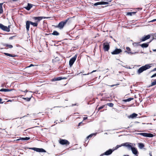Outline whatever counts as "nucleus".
Returning a JSON list of instances; mask_svg holds the SVG:
<instances>
[{
	"instance_id": "obj_1",
	"label": "nucleus",
	"mask_w": 156,
	"mask_h": 156,
	"mask_svg": "<svg viewBox=\"0 0 156 156\" xmlns=\"http://www.w3.org/2000/svg\"><path fill=\"white\" fill-rule=\"evenodd\" d=\"M72 17H68L66 19L59 22L58 25L52 26L55 28H58L60 30H62L66 24L69 25L72 22Z\"/></svg>"
},
{
	"instance_id": "obj_2",
	"label": "nucleus",
	"mask_w": 156,
	"mask_h": 156,
	"mask_svg": "<svg viewBox=\"0 0 156 156\" xmlns=\"http://www.w3.org/2000/svg\"><path fill=\"white\" fill-rule=\"evenodd\" d=\"M151 67L149 64H147L140 68L137 70V73L138 74L143 72L144 71L149 69Z\"/></svg>"
},
{
	"instance_id": "obj_3",
	"label": "nucleus",
	"mask_w": 156,
	"mask_h": 156,
	"mask_svg": "<svg viewBox=\"0 0 156 156\" xmlns=\"http://www.w3.org/2000/svg\"><path fill=\"white\" fill-rule=\"evenodd\" d=\"M110 42L106 41L103 44V49L104 51H108L110 48Z\"/></svg>"
},
{
	"instance_id": "obj_4",
	"label": "nucleus",
	"mask_w": 156,
	"mask_h": 156,
	"mask_svg": "<svg viewBox=\"0 0 156 156\" xmlns=\"http://www.w3.org/2000/svg\"><path fill=\"white\" fill-rule=\"evenodd\" d=\"M10 25H9L8 26H5L0 23V29L3 30V31H6L7 32H9L10 31Z\"/></svg>"
},
{
	"instance_id": "obj_5",
	"label": "nucleus",
	"mask_w": 156,
	"mask_h": 156,
	"mask_svg": "<svg viewBox=\"0 0 156 156\" xmlns=\"http://www.w3.org/2000/svg\"><path fill=\"white\" fill-rule=\"evenodd\" d=\"M122 50L121 49L118 48L117 47H115V49L111 52L112 55H118L122 52Z\"/></svg>"
},
{
	"instance_id": "obj_6",
	"label": "nucleus",
	"mask_w": 156,
	"mask_h": 156,
	"mask_svg": "<svg viewBox=\"0 0 156 156\" xmlns=\"http://www.w3.org/2000/svg\"><path fill=\"white\" fill-rule=\"evenodd\" d=\"M126 50L124 51L125 53H126L127 54L132 55L133 54H135L138 53L139 51L133 52L131 51V49L129 47H127L126 48Z\"/></svg>"
},
{
	"instance_id": "obj_7",
	"label": "nucleus",
	"mask_w": 156,
	"mask_h": 156,
	"mask_svg": "<svg viewBox=\"0 0 156 156\" xmlns=\"http://www.w3.org/2000/svg\"><path fill=\"white\" fill-rule=\"evenodd\" d=\"M1 44L3 45V46L5 47V48H1L0 50H2L4 49H8V48H12L13 47L12 45L9 44L4 43H2Z\"/></svg>"
},
{
	"instance_id": "obj_8",
	"label": "nucleus",
	"mask_w": 156,
	"mask_h": 156,
	"mask_svg": "<svg viewBox=\"0 0 156 156\" xmlns=\"http://www.w3.org/2000/svg\"><path fill=\"white\" fill-rule=\"evenodd\" d=\"M151 36V34H148L147 35H144L140 39V42H144L150 39Z\"/></svg>"
},
{
	"instance_id": "obj_9",
	"label": "nucleus",
	"mask_w": 156,
	"mask_h": 156,
	"mask_svg": "<svg viewBox=\"0 0 156 156\" xmlns=\"http://www.w3.org/2000/svg\"><path fill=\"white\" fill-rule=\"evenodd\" d=\"M30 149L34 150L37 152H46V151L44 149L42 148H38L36 147H32L30 148Z\"/></svg>"
},
{
	"instance_id": "obj_10",
	"label": "nucleus",
	"mask_w": 156,
	"mask_h": 156,
	"mask_svg": "<svg viewBox=\"0 0 156 156\" xmlns=\"http://www.w3.org/2000/svg\"><path fill=\"white\" fill-rule=\"evenodd\" d=\"M59 143L61 145H69V142L65 139H60L59 141Z\"/></svg>"
},
{
	"instance_id": "obj_11",
	"label": "nucleus",
	"mask_w": 156,
	"mask_h": 156,
	"mask_svg": "<svg viewBox=\"0 0 156 156\" xmlns=\"http://www.w3.org/2000/svg\"><path fill=\"white\" fill-rule=\"evenodd\" d=\"M132 151L133 153L135 154V156H138V153L137 149L135 147H133L132 146L130 148Z\"/></svg>"
},
{
	"instance_id": "obj_12",
	"label": "nucleus",
	"mask_w": 156,
	"mask_h": 156,
	"mask_svg": "<svg viewBox=\"0 0 156 156\" xmlns=\"http://www.w3.org/2000/svg\"><path fill=\"white\" fill-rule=\"evenodd\" d=\"M114 151L112 149H108V150L106 151L104 153L102 154L104 155H110L111 154H112V153Z\"/></svg>"
},
{
	"instance_id": "obj_13",
	"label": "nucleus",
	"mask_w": 156,
	"mask_h": 156,
	"mask_svg": "<svg viewBox=\"0 0 156 156\" xmlns=\"http://www.w3.org/2000/svg\"><path fill=\"white\" fill-rule=\"evenodd\" d=\"M32 19L35 20V22H36V23H37L38 24V23L42 20L41 17V16H33L32 17Z\"/></svg>"
},
{
	"instance_id": "obj_14",
	"label": "nucleus",
	"mask_w": 156,
	"mask_h": 156,
	"mask_svg": "<svg viewBox=\"0 0 156 156\" xmlns=\"http://www.w3.org/2000/svg\"><path fill=\"white\" fill-rule=\"evenodd\" d=\"M26 23V28L27 32H28L29 31L30 23V20H27L25 22Z\"/></svg>"
},
{
	"instance_id": "obj_15",
	"label": "nucleus",
	"mask_w": 156,
	"mask_h": 156,
	"mask_svg": "<svg viewBox=\"0 0 156 156\" xmlns=\"http://www.w3.org/2000/svg\"><path fill=\"white\" fill-rule=\"evenodd\" d=\"M142 136L146 137H152L154 136V135L152 133H143Z\"/></svg>"
},
{
	"instance_id": "obj_16",
	"label": "nucleus",
	"mask_w": 156,
	"mask_h": 156,
	"mask_svg": "<svg viewBox=\"0 0 156 156\" xmlns=\"http://www.w3.org/2000/svg\"><path fill=\"white\" fill-rule=\"evenodd\" d=\"M33 5H34L30 3H28L27 6L24 7V8L26 9L27 10L29 11L32 8Z\"/></svg>"
},
{
	"instance_id": "obj_17",
	"label": "nucleus",
	"mask_w": 156,
	"mask_h": 156,
	"mask_svg": "<svg viewBox=\"0 0 156 156\" xmlns=\"http://www.w3.org/2000/svg\"><path fill=\"white\" fill-rule=\"evenodd\" d=\"M137 11L135 12H126V15L127 16H132L135 15Z\"/></svg>"
},
{
	"instance_id": "obj_18",
	"label": "nucleus",
	"mask_w": 156,
	"mask_h": 156,
	"mask_svg": "<svg viewBox=\"0 0 156 156\" xmlns=\"http://www.w3.org/2000/svg\"><path fill=\"white\" fill-rule=\"evenodd\" d=\"M149 45V44L147 42L144 43L140 44V46L143 48H147Z\"/></svg>"
},
{
	"instance_id": "obj_19",
	"label": "nucleus",
	"mask_w": 156,
	"mask_h": 156,
	"mask_svg": "<svg viewBox=\"0 0 156 156\" xmlns=\"http://www.w3.org/2000/svg\"><path fill=\"white\" fill-rule=\"evenodd\" d=\"M66 79L65 77L62 78L61 77H58L56 78H54L51 80L52 81H59L62 79Z\"/></svg>"
},
{
	"instance_id": "obj_20",
	"label": "nucleus",
	"mask_w": 156,
	"mask_h": 156,
	"mask_svg": "<svg viewBox=\"0 0 156 156\" xmlns=\"http://www.w3.org/2000/svg\"><path fill=\"white\" fill-rule=\"evenodd\" d=\"M13 90H14V89H9L2 88L0 90V91L9 92V91H12Z\"/></svg>"
},
{
	"instance_id": "obj_21",
	"label": "nucleus",
	"mask_w": 156,
	"mask_h": 156,
	"mask_svg": "<svg viewBox=\"0 0 156 156\" xmlns=\"http://www.w3.org/2000/svg\"><path fill=\"white\" fill-rule=\"evenodd\" d=\"M4 54L6 56H9L12 57H18V56L17 55H15L13 54H10L7 53H4Z\"/></svg>"
},
{
	"instance_id": "obj_22",
	"label": "nucleus",
	"mask_w": 156,
	"mask_h": 156,
	"mask_svg": "<svg viewBox=\"0 0 156 156\" xmlns=\"http://www.w3.org/2000/svg\"><path fill=\"white\" fill-rule=\"evenodd\" d=\"M121 145L122 146H124L127 147L129 149H130V148L131 147L132 145L128 144V143H125L122 144Z\"/></svg>"
},
{
	"instance_id": "obj_23",
	"label": "nucleus",
	"mask_w": 156,
	"mask_h": 156,
	"mask_svg": "<svg viewBox=\"0 0 156 156\" xmlns=\"http://www.w3.org/2000/svg\"><path fill=\"white\" fill-rule=\"evenodd\" d=\"M76 59H70L69 62V65L71 67L76 61Z\"/></svg>"
},
{
	"instance_id": "obj_24",
	"label": "nucleus",
	"mask_w": 156,
	"mask_h": 156,
	"mask_svg": "<svg viewBox=\"0 0 156 156\" xmlns=\"http://www.w3.org/2000/svg\"><path fill=\"white\" fill-rule=\"evenodd\" d=\"M137 115H138L137 114L133 113L129 116L128 117L129 118L133 119L136 117Z\"/></svg>"
},
{
	"instance_id": "obj_25",
	"label": "nucleus",
	"mask_w": 156,
	"mask_h": 156,
	"mask_svg": "<svg viewBox=\"0 0 156 156\" xmlns=\"http://www.w3.org/2000/svg\"><path fill=\"white\" fill-rule=\"evenodd\" d=\"M60 34L56 30H54L53 33H51V35L55 36H58Z\"/></svg>"
},
{
	"instance_id": "obj_26",
	"label": "nucleus",
	"mask_w": 156,
	"mask_h": 156,
	"mask_svg": "<svg viewBox=\"0 0 156 156\" xmlns=\"http://www.w3.org/2000/svg\"><path fill=\"white\" fill-rule=\"evenodd\" d=\"M4 3H0V14H2L3 12V9L2 6Z\"/></svg>"
},
{
	"instance_id": "obj_27",
	"label": "nucleus",
	"mask_w": 156,
	"mask_h": 156,
	"mask_svg": "<svg viewBox=\"0 0 156 156\" xmlns=\"http://www.w3.org/2000/svg\"><path fill=\"white\" fill-rule=\"evenodd\" d=\"M30 25H31L34 27H37L38 26L37 23H36L35 22H34L30 21Z\"/></svg>"
},
{
	"instance_id": "obj_28",
	"label": "nucleus",
	"mask_w": 156,
	"mask_h": 156,
	"mask_svg": "<svg viewBox=\"0 0 156 156\" xmlns=\"http://www.w3.org/2000/svg\"><path fill=\"white\" fill-rule=\"evenodd\" d=\"M138 146L140 148L142 149L144 147V144L141 143H139L138 144Z\"/></svg>"
},
{
	"instance_id": "obj_29",
	"label": "nucleus",
	"mask_w": 156,
	"mask_h": 156,
	"mask_svg": "<svg viewBox=\"0 0 156 156\" xmlns=\"http://www.w3.org/2000/svg\"><path fill=\"white\" fill-rule=\"evenodd\" d=\"M141 42H134L133 43V45L135 47H137L138 46H140V44H139Z\"/></svg>"
},
{
	"instance_id": "obj_30",
	"label": "nucleus",
	"mask_w": 156,
	"mask_h": 156,
	"mask_svg": "<svg viewBox=\"0 0 156 156\" xmlns=\"http://www.w3.org/2000/svg\"><path fill=\"white\" fill-rule=\"evenodd\" d=\"M99 5H101V1L96 2L94 4H93V5H92V6H97Z\"/></svg>"
},
{
	"instance_id": "obj_31",
	"label": "nucleus",
	"mask_w": 156,
	"mask_h": 156,
	"mask_svg": "<svg viewBox=\"0 0 156 156\" xmlns=\"http://www.w3.org/2000/svg\"><path fill=\"white\" fill-rule=\"evenodd\" d=\"M133 98H129L126 99H124V100H123V101L125 102H129V101H131L132 100H133Z\"/></svg>"
},
{
	"instance_id": "obj_32",
	"label": "nucleus",
	"mask_w": 156,
	"mask_h": 156,
	"mask_svg": "<svg viewBox=\"0 0 156 156\" xmlns=\"http://www.w3.org/2000/svg\"><path fill=\"white\" fill-rule=\"evenodd\" d=\"M122 146V145H118L116 147H114L112 149L114 151L115 150H117L118 148Z\"/></svg>"
},
{
	"instance_id": "obj_33",
	"label": "nucleus",
	"mask_w": 156,
	"mask_h": 156,
	"mask_svg": "<svg viewBox=\"0 0 156 156\" xmlns=\"http://www.w3.org/2000/svg\"><path fill=\"white\" fill-rule=\"evenodd\" d=\"M101 5H108L109 4V3L108 2H105L104 1H101Z\"/></svg>"
},
{
	"instance_id": "obj_34",
	"label": "nucleus",
	"mask_w": 156,
	"mask_h": 156,
	"mask_svg": "<svg viewBox=\"0 0 156 156\" xmlns=\"http://www.w3.org/2000/svg\"><path fill=\"white\" fill-rule=\"evenodd\" d=\"M155 85H156V79L154 80L153 82L151 83V85L149 86V87H151Z\"/></svg>"
},
{
	"instance_id": "obj_35",
	"label": "nucleus",
	"mask_w": 156,
	"mask_h": 156,
	"mask_svg": "<svg viewBox=\"0 0 156 156\" xmlns=\"http://www.w3.org/2000/svg\"><path fill=\"white\" fill-rule=\"evenodd\" d=\"M22 98L24 100H26L27 101H30L31 99V97H30V98Z\"/></svg>"
},
{
	"instance_id": "obj_36",
	"label": "nucleus",
	"mask_w": 156,
	"mask_h": 156,
	"mask_svg": "<svg viewBox=\"0 0 156 156\" xmlns=\"http://www.w3.org/2000/svg\"><path fill=\"white\" fill-rule=\"evenodd\" d=\"M96 135V134H94V133L90 134L87 137V139H88L89 138L92 137L94 135Z\"/></svg>"
},
{
	"instance_id": "obj_37",
	"label": "nucleus",
	"mask_w": 156,
	"mask_h": 156,
	"mask_svg": "<svg viewBox=\"0 0 156 156\" xmlns=\"http://www.w3.org/2000/svg\"><path fill=\"white\" fill-rule=\"evenodd\" d=\"M107 105L111 107H113L114 104L112 103H108L107 104Z\"/></svg>"
},
{
	"instance_id": "obj_38",
	"label": "nucleus",
	"mask_w": 156,
	"mask_h": 156,
	"mask_svg": "<svg viewBox=\"0 0 156 156\" xmlns=\"http://www.w3.org/2000/svg\"><path fill=\"white\" fill-rule=\"evenodd\" d=\"M77 57V54H75L74 56L71 57V56H70L69 57H71L70 58H76Z\"/></svg>"
},
{
	"instance_id": "obj_39",
	"label": "nucleus",
	"mask_w": 156,
	"mask_h": 156,
	"mask_svg": "<svg viewBox=\"0 0 156 156\" xmlns=\"http://www.w3.org/2000/svg\"><path fill=\"white\" fill-rule=\"evenodd\" d=\"M118 60V62H117L119 64L123 66V65L124 64V63L123 62H119V59H117Z\"/></svg>"
},
{
	"instance_id": "obj_40",
	"label": "nucleus",
	"mask_w": 156,
	"mask_h": 156,
	"mask_svg": "<svg viewBox=\"0 0 156 156\" xmlns=\"http://www.w3.org/2000/svg\"><path fill=\"white\" fill-rule=\"evenodd\" d=\"M118 60V62H117L119 64L123 66V65L124 64V63L123 62H119V59H117Z\"/></svg>"
},
{
	"instance_id": "obj_41",
	"label": "nucleus",
	"mask_w": 156,
	"mask_h": 156,
	"mask_svg": "<svg viewBox=\"0 0 156 156\" xmlns=\"http://www.w3.org/2000/svg\"><path fill=\"white\" fill-rule=\"evenodd\" d=\"M104 106H105V105H103L99 107L98 108V110L103 108H104Z\"/></svg>"
},
{
	"instance_id": "obj_42",
	"label": "nucleus",
	"mask_w": 156,
	"mask_h": 156,
	"mask_svg": "<svg viewBox=\"0 0 156 156\" xmlns=\"http://www.w3.org/2000/svg\"><path fill=\"white\" fill-rule=\"evenodd\" d=\"M36 65H33V64H30L29 66H27L26 68H29V67H31L32 66H36Z\"/></svg>"
},
{
	"instance_id": "obj_43",
	"label": "nucleus",
	"mask_w": 156,
	"mask_h": 156,
	"mask_svg": "<svg viewBox=\"0 0 156 156\" xmlns=\"http://www.w3.org/2000/svg\"><path fill=\"white\" fill-rule=\"evenodd\" d=\"M16 37V35L12 36L9 38V40H12L13 39V38Z\"/></svg>"
},
{
	"instance_id": "obj_44",
	"label": "nucleus",
	"mask_w": 156,
	"mask_h": 156,
	"mask_svg": "<svg viewBox=\"0 0 156 156\" xmlns=\"http://www.w3.org/2000/svg\"><path fill=\"white\" fill-rule=\"evenodd\" d=\"M24 140V137H22V138H20L17 139V140Z\"/></svg>"
},
{
	"instance_id": "obj_45",
	"label": "nucleus",
	"mask_w": 156,
	"mask_h": 156,
	"mask_svg": "<svg viewBox=\"0 0 156 156\" xmlns=\"http://www.w3.org/2000/svg\"><path fill=\"white\" fill-rule=\"evenodd\" d=\"M156 21V19H153V20H152L151 21H150L149 22V23H151H151H152V22H154Z\"/></svg>"
},
{
	"instance_id": "obj_46",
	"label": "nucleus",
	"mask_w": 156,
	"mask_h": 156,
	"mask_svg": "<svg viewBox=\"0 0 156 156\" xmlns=\"http://www.w3.org/2000/svg\"><path fill=\"white\" fill-rule=\"evenodd\" d=\"M12 63L14 65L16 64L17 63V62L16 61H13V62H12Z\"/></svg>"
},
{
	"instance_id": "obj_47",
	"label": "nucleus",
	"mask_w": 156,
	"mask_h": 156,
	"mask_svg": "<svg viewBox=\"0 0 156 156\" xmlns=\"http://www.w3.org/2000/svg\"><path fill=\"white\" fill-rule=\"evenodd\" d=\"M30 139V138L29 137H24V140H29Z\"/></svg>"
},
{
	"instance_id": "obj_48",
	"label": "nucleus",
	"mask_w": 156,
	"mask_h": 156,
	"mask_svg": "<svg viewBox=\"0 0 156 156\" xmlns=\"http://www.w3.org/2000/svg\"><path fill=\"white\" fill-rule=\"evenodd\" d=\"M156 76V73H154V74L151 77V78H153V77H155Z\"/></svg>"
},
{
	"instance_id": "obj_49",
	"label": "nucleus",
	"mask_w": 156,
	"mask_h": 156,
	"mask_svg": "<svg viewBox=\"0 0 156 156\" xmlns=\"http://www.w3.org/2000/svg\"><path fill=\"white\" fill-rule=\"evenodd\" d=\"M41 20H42L43 19H46V17L41 16Z\"/></svg>"
},
{
	"instance_id": "obj_50",
	"label": "nucleus",
	"mask_w": 156,
	"mask_h": 156,
	"mask_svg": "<svg viewBox=\"0 0 156 156\" xmlns=\"http://www.w3.org/2000/svg\"><path fill=\"white\" fill-rule=\"evenodd\" d=\"M135 9H137L138 10H141L142 9V8L139 7V8H136Z\"/></svg>"
},
{
	"instance_id": "obj_51",
	"label": "nucleus",
	"mask_w": 156,
	"mask_h": 156,
	"mask_svg": "<svg viewBox=\"0 0 156 156\" xmlns=\"http://www.w3.org/2000/svg\"><path fill=\"white\" fill-rule=\"evenodd\" d=\"M81 124H83L82 122H81L79 123L78 125V126H80V125H81Z\"/></svg>"
},
{
	"instance_id": "obj_52",
	"label": "nucleus",
	"mask_w": 156,
	"mask_h": 156,
	"mask_svg": "<svg viewBox=\"0 0 156 156\" xmlns=\"http://www.w3.org/2000/svg\"><path fill=\"white\" fill-rule=\"evenodd\" d=\"M2 99L0 98V104H3L4 103V102H2Z\"/></svg>"
},
{
	"instance_id": "obj_53",
	"label": "nucleus",
	"mask_w": 156,
	"mask_h": 156,
	"mask_svg": "<svg viewBox=\"0 0 156 156\" xmlns=\"http://www.w3.org/2000/svg\"><path fill=\"white\" fill-rule=\"evenodd\" d=\"M9 2H11V1H12L13 2H15L17 1L18 0H8Z\"/></svg>"
},
{
	"instance_id": "obj_54",
	"label": "nucleus",
	"mask_w": 156,
	"mask_h": 156,
	"mask_svg": "<svg viewBox=\"0 0 156 156\" xmlns=\"http://www.w3.org/2000/svg\"><path fill=\"white\" fill-rule=\"evenodd\" d=\"M51 35V33H49V34H47V33H45V36H48V35Z\"/></svg>"
},
{
	"instance_id": "obj_55",
	"label": "nucleus",
	"mask_w": 156,
	"mask_h": 156,
	"mask_svg": "<svg viewBox=\"0 0 156 156\" xmlns=\"http://www.w3.org/2000/svg\"><path fill=\"white\" fill-rule=\"evenodd\" d=\"M153 40L152 39H151L148 42H147L148 43V44H149L150 43H151L152 41Z\"/></svg>"
},
{
	"instance_id": "obj_56",
	"label": "nucleus",
	"mask_w": 156,
	"mask_h": 156,
	"mask_svg": "<svg viewBox=\"0 0 156 156\" xmlns=\"http://www.w3.org/2000/svg\"><path fill=\"white\" fill-rule=\"evenodd\" d=\"M154 71H156V68L153 69L151 71V72Z\"/></svg>"
},
{
	"instance_id": "obj_57",
	"label": "nucleus",
	"mask_w": 156,
	"mask_h": 156,
	"mask_svg": "<svg viewBox=\"0 0 156 156\" xmlns=\"http://www.w3.org/2000/svg\"><path fill=\"white\" fill-rule=\"evenodd\" d=\"M87 119V117H84L83 118V120H86Z\"/></svg>"
},
{
	"instance_id": "obj_58",
	"label": "nucleus",
	"mask_w": 156,
	"mask_h": 156,
	"mask_svg": "<svg viewBox=\"0 0 156 156\" xmlns=\"http://www.w3.org/2000/svg\"><path fill=\"white\" fill-rule=\"evenodd\" d=\"M137 134H138V135H140L142 136L143 135V133H137Z\"/></svg>"
},
{
	"instance_id": "obj_59",
	"label": "nucleus",
	"mask_w": 156,
	"mask_h": 156,
	"mask_svg": "<svg viewBox=\"0 0 156 156\" xmlns=\"http://www.w3.org/2000/svg\"><path fill=\"white\" fill-rule=\"evenodd\" d=\"M107 2H108L109 3V2H111L112 1V0H107Z\"/></svg>"
},
{
	"instance_id": "obj_60",
	"label": "nucleus",
	"mask_w": 156,
	"mask_h": 156,
	"mask_svg": "<svg viewBox=\"0 0 156 156\" xmlns=\"http://www.w3.org/2000/svg\"><path fill=\"white\" fill-rule=\"evenodd\" d=\"M76 105V104H72V106H73L75 105Z\"/></svg>"
},
{
	"instance_id": "obj_61",
	"label": "nucleus",
	"mask_w": 156,
	"mask_h": 156,
	"mask_svg": "<svg viewBox=\"0 0 156 156\" xmlns=\"http://www.w3.org/2000/svg\"><path fill=\"white\" fill-rule=\"evenodd\" d=\"M152 51H153L156 52V49H152Z\"/></svg>"
},
{
	"instance_id": "obj_62",
	"label": "nucleus",
	"mask_w": 156,
	"mask_h": 156,
	"mask_svg": "<svg viewBox=\"0 0 156 156\" xmlns=\"http://www.w3.org/2000/svg\"><path fill=\"white\" fill-rule=\"evenodd\" d=\"M51 18V17H46V19H50Z\"/></svg>"
},
{
	"instance_id": "obj_63",
	"label": "nucleus",
	"mask_w": 156,
	"mask_h": 156,
	"mask_svg": "<svg viewBox=\"0 0 156 156\" xmlns=\"http://www.w3.org/2000/svg\"><path fill=\"white\" fill-rule=\"evenodd\" d=\"M97 71V70H94L91 73H94V72H96V71Z\"/></svg>"
},
{
	"instance_id": "obj_64",
	"label": "nucleus",
	"mask_w": 156,
	"mask_h": 156,
	"mask_svg": "<svg viewBox=\"0 0 156 156\" xmlns=\"http://www.w3.org/2000/svg\"><path fill=\"white\" fill-rule=\"evenodd\" d=\"M152 40H154V39H156V38H154V37H153L152 39Z\"/></svg>"
}]
</instances>
